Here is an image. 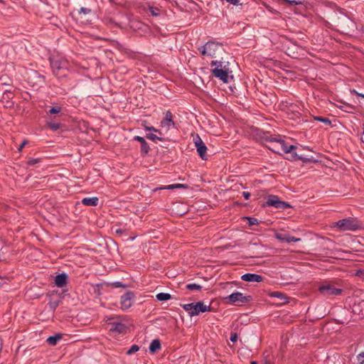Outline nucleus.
Segmentation results:
<instances>
[{
    "label": "nucleus",
    "instance_id": "nucleus-7",
    "mask_svg": "<svg viewBox=\"0 0 364 364\" xmlns=\"http://www.w3.org/2000/svg\"><path fill=\"white\" fill-rule=\"evenodd\" d=\"M265 205L266 206H272L276 208H279V209H282V210H285V209L291 207L289 203L281 200L277 196H274V195H271L267 198V199L265 202Z\"/></svg>",
    "mask_w": 364,
    "mask_h": 364
},
{
    "label": "nucleus",
    "instance_id": "nucleus-48",
    "mask_svg": "<svg viewBox=\"0 0 364 364\" xmlns=\"http://www.w3.org/2000/svg\"><path fill=\"white\" fill-rule=\"evenodd\" d=\"M251 364H257V362H255V361H252V362H251Z\"/></svg>",
    "mask_w": 364,
    "mask_h": 364
},
{
    "label": "nucleus",
    "instance_id": "nucleus-38",
    "mask_svg": "<svg viewBox=\"0 0 364 364\" xmlns=\"http://www.w3.org/2000/svg\"><path fill=\"white\" fill-rule=\"evenodd\" d=\"M271 296L272 297H277V298H279V299L284 298V294L282 293H281V292H279V291L272 292L271 294Z\"/></svg>",
    "mask_w": 364,
    "mask_h": 364
},
{
    "label": "nucleus",
    "instance_id": "nucleus-28",
    "mask_svg": "<svg viewBox=\"0 0 364 364\" xmlns=\"http://www.w3.org/2000/svg\"><path fill=\"white\" fill-rule=\"evenodd\" d=\"M314 119L316 121L321 122L328 126H330L331 124V121L328 118H325V117H315Z\"/></svg>",
    "mask_w": 364,
    "mask_h": 364
},
{
    "label": "nucleus",
    "instance_id": "nucleus-11",
    "mask_svg": "<svg viewBox=\"0 0 364 364\" xmlns=\"http://www.w3.org/2000/svg\"><path fill=\"white\" fill-rule=\"evenodd\" d=\"M195 145L197 149V152L200 157L203 160H207L206 151L207 147L204 142L202 141L200 137L197 135L196 138L194 139Z\"/></svg>",
    "mask_w": 364,
    "mask_h": 364
},
{
    "label": "nucleus",
    "instance_id": "nucleus-36",
    "mask_svg": "<svg viewBox=\"0 0 364 364\" xmlns=\"http://www.w3.org/2000/svg\"><path fill=\"white\" fill-rule=\"evenodd\" d=\"M284 1L289 3L291 5H299V4H302L301 0H284Z\"/></svg>",
    "mask_w": 364,
    "mask_h": 364
},
{
    "label": "nucleus",
    "instance_id": "nucleus-30",
    "mask_svg": "<svg viewBox=\"0 0 364 364\" xmlns=\"http://www.w3.org/2000/svg\"><path fill=\"white\" fill-rule=\"evenodd\" d=\"M149 11L154 16H158L160 15V9L157 7L150 6Z\"/></svg>",
    "mask_w": 364,
    "mask_h": 364
},
{
    "label": "nucleus",
    "instance_id": "nucleus-9",
    "mask_svg": "<svg viewBox=\"0 0 364 364\" xmlns=\"http://www.w3.org/2000/svg\"><path fill=\"white\" fill-rule=\"evenodd\" d=\"M114 317H109L107 318V322L109 325H111L109 329L110 331L116 332L117 333H124L127 331V326L119 321H113Z\"/></svg>",
    "mask_w": 364,
    "mask_h": 364
},
{
    "label": "nucleus",
    "instance_id": "nucleus-29",
    "mask_svg": "<svg viewBox=\"0 0 364 364\" xmlns=\"http://www.w3.org/2000/svg\"><path fill=\"white\" fill-rule=\"evenodd\" d=\"M290 107L291 111L293 112V114L295 116V117H298L301 115L300 109L296 105H291Z\"/></svg>",
    "mask_w": 364,
    "mask_h": 364
},
{
    "label": "nucleus",
    "instance_id": "nucleus-42",
    "mask_svg": "<svg viewBox=\"0 0 364 364\" xmlns=\"http://www.w3.org/2000/svg\"><path fill=\"white\" fill-rule=\"evenodd\" d=\"M145 129L147 131H154L155 132L160 133V131L159 129H155L154 127H145Z\"/></svg>",
    "mask_w": 364,
    "mask_h": 364
},
{
    "label": "nucleus",
    "instance_id": "nucleus-16",
    "mask_svg": "<svg viewBox=\"0 0 364 364\" xmlns=\"http://www.w3.org/2000/svg\"><path fill=\"white\" fill-rule=\"evenodd\" d=\"M134 141H137L141 143V155L144 156L147 154L150 150L149 146L146 140L139 136H136L134 137Z\"/></svg>",
    "mask_w": 364,
    "mask_h": 364
},
{
    "label": "nucleus",
    "instance_id": "nucleus-2",
    "mask_svg": "<svg viewBox=\"0 0 364 364\" xmlns=\"http://www.w3.org/2000/svg\"><path fill=\"white\" fill-rule=\"evenodd\" d=\"M269 144L268 148L274 153H291L296 148L294 145L287 146L284 140L277 139L276 138H270L268 139Z\"/></svg>",
    "mask_w": 364,
    "mask_h": 364
},
{
    "label": "nucleus",
    "instance_id": "nucleus-50",
    "mask_svg": "<svg viewBox=\"0 0 364 364\" xmlns=\"http://www.w3.org/2000/svg\"><path fill=\"white\" fill-rule=\"evenodd\" d=\"M53 308L56 307V304H53Z\"/></svg>",
    "mask_w": 364,
    "mask_h": 364
},
{
    "label": "nucleus",
    "instance_id": "nucleus-23",
    "mask_svg": "<svg viewBox=\"0 0 364 364\" xmlns=\"http://www.w3.org/2000/svg\"><path fill=\"white\" fill-rule=\"evenodd\" d=\"M60 338H61L60 335H55V336H50L47 339V341L49 345L54 346L56 344L57 341H59Z\"/></svg>",
    "mask_w": 364,
    "mask_h": 364
},
{
    "label": "nucleus",
    "instance_id": "nucleus-43",
    "mask_svg": "<svg viewBox=\"0 0 364 364\" xmlns=\"http://www.w3.org/2000/svg\"><path fill=\"white\" fill-rule=\"evenodd\" d=\"M350 92L356 95L358 97H361L364 98V94L359 93L355 90H350Z\"/></svg>",
    "mask_w": 364,
    "mask_h": 364
},
{
    "label": "nucleus",
    "instance_id": "nucleus-26",
    "mask_svg": "<svg viewBox=\"0 0 364 364\" xmlns=\"http://www.w3.org/2000/svg\"><path fill=\"white\" fill-rule=\"evenodd\" d=\"M186 288L191 291H200L202 287L197 284H188L186 285Z\"/></svg>",
    "mask_w": 364,
    "mask_h": 364
},
{
    "label": "nucleus",
    "instance_id": "nucleus-34",
    "mask_svg": "<svg viewBox=\"0 0 364 364\" xmlns=\"http://www.w3.org/2000/svg\"><path fill=\"white\" fill-rule=\"evenodd\" d=\"M92 12V9H90V8H85V7H82L80 11H79V14H83L85 15H87V14H91Z\"/></svg>",
    "mask_w": 364,
    "mask_h": 364
},
{
    "label": "nucleus",
    "instance_id": "nucleus-44",
    "mask_svg": "<svg viewBox=\"0 0 364 364\" xmlns=\"http://www.w3.org/2000/svg\"><path fill=\"white\" fill-rule=\"evenodd\" d=\"M28 141L26 140H24L21 144L19 146L18 150V151H21L23 148L25 146L26 144H27Z\"/></svg>",
    "mask_w": 364,
    "mask_h": 364
},
{
    "label": "nucleus",
    "instance_id": "nucleus-41",
    "mask_svg": "<svg viewBox=\"0 0 364 364\" xmlns=\"http://www.w3.org/2000/svg\"><path fill=\"white\" fill-rule=\"evenodd\" d=\"M289 242H299L301 241V238L299 237H293V236H290L289 235Z\"/></svg>",
    "mask_w": 364,
    "mask_h": 364
},
{
    "label": "nucleus",
    "instance_id": "nucleus-17",
    "mask_svg": "<svg viewBox=\"0 0 364 364\" xmlns=\"http://www.w3.org/2000/svg\"><path fill=\"white\" fill-rule=\"evenodd\" d=\"M68 276L65 273L58 274L55 278V284L58 287H63L67 284Z\"/></svg>",
    "mask_w": 364,
    "mask_h": 364
},
{
    "label": "nucleus",
    "instance_id": "nucleus-31",
    "mask_svg": "<svg viewBox=\"0 0 364 364\" xmlns=\"http://www.w3.org/2000/svg\"><path fill=\"white\" fill-rule=\"evenodd\" d=\"M139 350V347L137 345H133L127 352V355H131L134 353L137 352Z\"/></svg>",
    "mask_w": 364,
    "mask_h": 364
},
{
    "label": "nucleus",
    "instance_id": "nucleus-15",
    "mask_svg": "<svg viewBox=\"0 0 364 364\" xmlns=\"http://www.w3.org/2000/svg\"><path fill=\"white\" fill-rule=\"evenodd\" d=\"M241 279L243 281L248 282H260L262 281L263 278L261 275L257 274H245L241 277Z\"/></svg>",
    "mask_w": 364,
    "mask_h": 364
},
{
    "label": "nucleus",
    "instance_id": "nucleus-13",
    "mask_svg": "<svg viewBox=\"0 0 364 364\" xmlns=\"http://www.w3.org/2000/svg\"><path fill=\"white\" fill-rule=\"evenodd\" d=\"M175 123L173 121V115L170 111H167L166 112V116L164 119L161 122V127H165L167 129H169L171 127H174Z\"/></svg>",
    "mask_w": 364,
    "mask_h": 364
},
{
    "label": "nucleus",
    "instance_id": "nucleus-49",
    "mask_svg": "<svg viewBox=\"0 0 364 364\" xmlns=\"http://www.w3.org/2000/svg\"><path fill=\"white\" fill-rule=\"evenodd\" d=\"M53 308L56 307V304H53Z\"/></svg>",
    "mask_w": 364,
    "mask_h": 364
},
{
    "label": "nucleus",
    "instance_id": "nucleus-35",
    "mask_svg": "<svg viewBox=\"0 0 364 364\" xmlns=\"http://www.w3.org/2000/svg\"><path fill=\"white\" fill-rule=\"evenodd\" d=\"M41 161L40 159H29L28 161V164L30 165V166H33V165H35L38 163H39V161Z\"/></svg>",
    "mask_w": 364,
    "mask_h": 364
},
{
    "label": "nucleus",
    "instance_id": "nucleus-47",
    "mask_svg": "<svg viewBox=\"0 0 364 364\" xmlns=\"http://www.w3.org/2000/svg\"><path fill=\"white\" fill-rule=\"evenodd\" d=\"M225 1L231 4H233V5H237L238 4V0H225Z\"/></svg>",
    "mask_w": 364,
    "mask_h": 364
},
{
    "label": "nucleus",
    "instance_id": "nucleus-45",
    "mask_svg": "<svg viewBox=\"0 0 364 364\" xmlns=\"http://www.w3.org/2000/svg\"><path fill=\"white\" fill-rule=\"evenodd\" d=\"M242 196L246 200H248L250 197V193L249 192L244 191L242 193Z\"/></svg>",
    "mask_w": 364,
    "mask_h": 364
},
{
    "label": "nucleus",
    "instance_id": "nucleus-39",
    "mask_svg": "<svg viewBox=\"0 0 364 364\" xmlns=\"http://www.w3.org/2000/svg\"><path fill=\"white\" fill-rule=\"evenodd\" d=\"M355 275L361 278H364V269H358Z\"/></svg>",
    "mask_w": 364,
    "mask_h": 364
},
{
    "label": "nucleus",
    "instance_id": "nucleus-4",
    "mask_svg": "<svg viewBox=\"0 0 364 364\" xmlns=\"http://www.w3.org/2000/svg\"><path fill=\"white\" fill-rule=\"evenodd\" d=\"M210 65L212 67L215 66V68L212 70V74L217 78H219L223 82H228L229 75H228V69L223 66V62L213 60L212 61Z\"/></svg>",
    "mask_w": 364,
    "mask_h": 364
},
{
    "label": "nucleus",
    "instance_id": "nucleus-33",
    "mask_svg": "<svg viewBox=\"0 0 364 364\" xmlns=\"http://www.w3.org/2000/svg\"><path fill=\"white\" fill-rule=\"evenodd\" d=\"M146 137L152 141H156V140H158V141H163V138L161 137H159L157 136L156 135L154 134H149L146 136Z\"/></svg>",
    "mask_w": 364,
    "mask_h": 364
},
{
    "label": "nucleus",
    "instance_id": "nucleus-18",
    "mask_svg": "<svg viewBox=\"0 0 364 364\" xmlns=\"http://www.w3.org/2000/svg\"><path fill=\"white\" fill-rule=\"evenodd\" d=\"M98 198H85L82 200V203L87 206H96L98 204Z\"/></svg>",
    "mask_w": 364,
    "mask_h": 364
},
{
    "label": "nucleus",
    "instance_id": "nucleus-6",
    "mask_svg": "<svg viewBox=\"0 0 364 364\" xmlns=\"http://www.w3.org/2000/svg\"><path fill=\"white\" fill-rule=\"evenodd\" d=\"M319 293L326 297H330L333 296L340 295L343 290L339 288L335 287L333 285L330 284H326L318 287Z\"/></svg>",
    "mask_w": 364,
    "mask_h": 364
},
{
    "label": "nucleus",
    "instance_id": "nucleus-40",
    "mask_svg": "<svg viewBox=\"0 0 364 364\" xmlns=\"http://www.w3.org/2000/svg\"><path fill=\"white\" fill-rule=\"evenodd\" d=\"M230 340L232 343L236 342L237 340V333H231Z\"/></svg>",
    "mask_w": 364,
    "mask_h": 364
},
{
    "label": "nucleus",
    "instance_id": "nucleus-46",
    "mask_svg": "<svg viewBox=\"0 0 364 364\" xmlns=\"http://www.w3.org/2000/svg\"><path fill=\"white\" fill-rule=\"evenodd\" d=\"M113 286H114V287H124V286L121 282H114V283L113 284Z\"/></svg>",
    "mask_w": 364,
    "mask_h": 364
},
{
    "label": "nucleus",
    "instance_id": "nucleus-1",
    "mask_svg": "<svg viewBox=\"0 0 364 364\" xmlns=\"http://www.w3.org/2000/svg\"><path fill=\"white\" fill-rule=\"evenodd\" d=\"M199 51L203 57L215 58L223 50V45L213 41H209L204 46L198 48Z\"/></svg>",
    "mask_w": 364,
    "mask_h": 364
},
{
    "label": "nucleus",
    "instance_id": "nucleus-3",
    "mask_svg": "<svg viewBox=\"0 0 364 364\" xmlns=\"http://www.w3.org/2000/svg\"><path fill=\"white\" fill-rule=\"evenodd\" d=\"M182 307L191 317L197 316L200 313L210 311L211 309L210 305H205L203 301L183 304Z\"/></svg>",
    "mask_w": 364,
    "mask_h": 364
},
{
    "label": "nucleus",
    "instance_id": "nucleus-21",
    "mask_svg": "<svg viewBox=\"0 0 364 364\" xmlns=\"http://www.w3.org/2000/svg\"><path fill=\"white\" fill-rule=\"evenodd\" d=\"M188 186L186 184L182 183H176V184H171L165 187H161L157 189L161 190V189H175V188H186Z\"/></svg>",
    "mask_w": 364,
    "mask_h": 364
},
{
    "label": "nucleus",
    "instance_id": "nucleus-20",
    "mask_svg": "<svg viewBox=\"0 0 364 364\" xmlns=\"http://www.w3.org/2000/svg\"><path fill=\"white\" fill-rule=\"evenodd\" d=\"M275 237L281 242H286L289 243V235L287 233L277 232L275 233Z\"/></svg>",
    "mask_w": 364,
    "mask_h": 364
},
{
    "label": "nucleus",
    "instance_id": "nucleus-10",
    "mask_svg": "<svg viewBox=\"0 0 364 364\" xmlns=\"http://www.w3.org/2000/svg\"><path fill=\"white\" fill-rule=\"evenodd\" d=\"M134 299V294L132 291H127L121 296L120 304L122 310H127L129 309L133 304V299Z\"/></svg>",
    "mask_w": 364,
    "mask_h": 364
},
{
    "label": "nucleus",
    "instance_id": "nucleus-37",
    "mask_svg": "<svg viewBox=\"0 0 364 364\" xmlns=\"http://www.w3.org/2000/svg\"><path fill=\"white\" fill-rule=\"evenodd\" d=\"M357 360L360 364L364 363V352H362L357 355Z\"/></svg>",
    "mask_w": 364,
    "mask_h": 364
},
{
    "label": "nucleus",
    "instance_id": "nucleus-19",
    "mask_svg": "<svg viewBox=\"0 0 364 364\" xmlns=\"http://www.w3.org/2000/svg\"><path fill=\"white\" fill-rule=\"evenodd\" d=\"M161 348V341L159 339H154L149 346V351L151 353H155Z\"/></svg>",
    "mask_w": 364,
    "mask_h": 364
},
{
    "label": "nucleus",
    "instance_id": "nucleus-22",
    "mask_svg": "<svg viewBox=\"0 0 364 364\" xmlns=\"http://www.w3.org/2000/svg\"><path fill=\"white\" fill-rule=\"evenodd\" d=\"M156 297L157 300L164 301H167V300L170 299L171 296L170 294L161 292V293L157 294Z\"/></svg>",
    "mask_w": 364,
    "mask_h": 364
},
{
    "label": "nucleus",
    "instance_id": "nucleus-14",
    "mask_svg": "<svg viewBox=\"0 0 364 364\" xmlns=\"http://www.w3.org/2000/svg\"><path fill=\"white\" fill-rule=\"evenodd\" d=\"M231 303H236V302H242L245 303L247 302L248 300L246 296H245L242 293L240 292H234L229 295L227 298Z\"/></svg>",
    "mask_w": 364,
    "mask_h": 364
},
{
    "label": "nucleus",
    "instance_id": "nucleus-25",
    "mask_svg": "<svg viewBox=\"0 0 364 364\" xmlns=\"http://www.w3.org/2000/svg\"><path fill=\"white\" fill-rule=\"evenodd\" d=\"M243 220H247L250 226L259 224V221L255 218L252 217H243Z\"/></svg>",
    "mask_w": 364,
    "mask_h": 364
},
{
    "label": "nucleus",
    "instance_id": "nucleus-12",
    "mask_svg": "<svg viewBox=\"0 0 364 364\" xmlns=\"http://www.w3.org/2000/svg\"><path fill=\"white\" fill-rule=\"evenodd\" d=\"M14 97V94L11 90H6L2 95L1 101L4 103V107H11L14 105V102L11 100Z\"/></svg>",
    "mask_w": 364,
    "mask_h": 364
},
{
    "label": "nucleus",
    "instance_id": "nucleus-32",
    "mask_svg": "<svg viewBox=\"0 0 364 364\" xmlns=\"http://www.w3.org/2000/svg\"><path fill=\"white\" fill-rule=\"evenodd\" d=\"M61 109H61L60 107H51L49 109L48 113L50 114H58V113L60 112Z\"/></svg>",
    "mask_w": 364,
    "mask_h": 364
},
{
    "label": "nucleus",
    "instance_id": "nucleus-8",
    "mask_svg": "<svg viewBox=\"0 0 364 364\" xmlns=\"http://www.w3.org/2000/svg\"><path fill=\"white\" fill-rule=\"evenodd\" d=\"M66 62H63L61 60L58 58L50 59V66L53 73L57 76H65V74L60 73V71H64L66 69Z\"/></svg>",
    "mask_w": 364,
    "mask_h": 364
},
{
    "label": "nucleus",
    "instance_id": "nucleus-5",
    "mask_svg": "<svg viewBox=\"0 0 364 364\" xmlns=\"http://www.w3.org/2000/svg\"><path fill=\"white\" fill-rule=\"evenodd\" d=\"M336 225L339 228L340 230L342 231H353L359 228L358 223L355 222L353 218L340 220L336 223Z\"/></svg>",
    "mask_w": 364,
    "mask_h": 364
},
{
    "label": "nucleus",
    "instance_id": "nucleus-24",
    "mask_svg": "<svg viewBox=\"0 0 364 364\" xmlns=\"http://www.w3.org/2000/svg\"><path fill=\"white\" fill-rule=\"evenodd\" d=\"M48 124V126L53 130V131H57L58 129H59L61 127H62V124H60V123H55V122H53L51 121H48L47 122Z\"/></svg>",
    "mask_w": 364,
    "mask_h": 364
},
{
    "label": "nucleus",
    "instance_id": "nucleus-27",
    "mask_svg": "<svg viewBox=\"0 0 364 364\" xmlns=\"http://www.w3.org/2000/svg\"><path fill=\"white\" fill-rule=\"evenodd\" d=\"M341 109L348 113H353L355 110V107L354 106H352L350 105H345L344 106L341 107Z\"/></svg>",
    "mask_w": 364,
    "mask_h": 364
}]
</instances>
